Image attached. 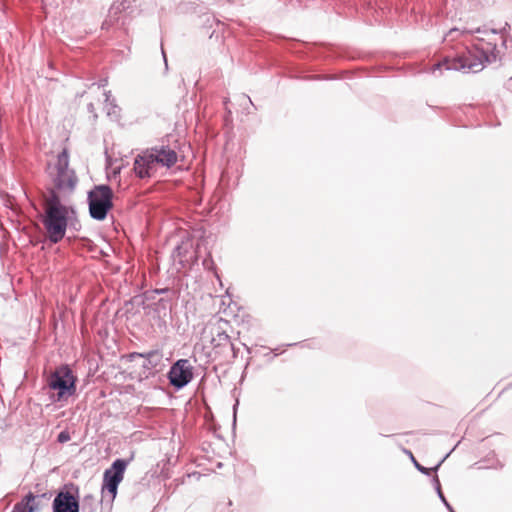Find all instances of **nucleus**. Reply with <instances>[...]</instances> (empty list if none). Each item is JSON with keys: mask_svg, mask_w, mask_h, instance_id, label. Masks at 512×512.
Listing matches in <instances>:
<instances>
[{"mask_svg": "<svg viewBox=\"0 0 512 512\" xmlns=\"http://www.w3.org/2000/svg\"><path fill=\"white\" fill-rule=\"evenodd\" d=\"M57 440L60 443H65L70 440V434L67 431H62L59 433Z\"/></svg>", "mask_w": 512, "mask_h": 512, "instance_id": "obj_15", "label": "nucleus"}, {"mask_svg": "<svg viewBox=\"0 0 512 512\" xmlns=\"http://www.w3.org/2000/svg\"><path fill=\"white\" fill-rule=\"evenodd\" d=\"M237 404H238V402L235 404V406H233L234 411L236 410Z\"/></svg>", "mask_w": 512, "mask_h": 512, "instance_id": "obj_24", "label": "nucleus"}, {"mask_svg": "<svg viewBox=\"0 0 512 512\" xmlns=\"http://www.w3.org/2000/svg\"><path fill=\"white\" fill-rule=\"evenodd\" d=\"M444 505L446 506V508L449 510V512H452L454 511V509L451 507V505L448 503V501L446 500V498L444 497V500H441Z\"/></svg>", "mask_w": 512, "mask_h": 512, "instance_id": "obj_19", "label": "nucleus"}, {"mask_svg": "<svg viewBox=\"0 0 512 512\" xmlns=\"http://www.w3.org/2000/svg\"><path fill=\"white\" fill-rule=\"evenodd\" d=\"M48 171L58 189L72 190L75 187L77 177L74 170L69 168V148L67 145L62 146L57 152L55 161L48 165Z\"/></svg>", "mask_w": 512, "mask_h": 512, "instance_id": "obj_3", "label": "nucleus"}, {"mask_svg": "<svg viewBox=\"0 0 512 512\" xmlns=\"http://www.w3.org/2000/svg\"><path fill=\"white\" fill-rule=\"evenodd\" d=\"M495 50V43L491 44L485 42L484 39H479L462 55L453 58L445 57L435 65V68L477 73L484 68L485 63L495 60Z\"/></svg>", "mask_w": 512, "mask_h": 512, "instance_id": "obj_1", "label": "nucleus"}, {"mask_svg": "<svg viewBox=\"0 0 512 512\" xmlns=\"http://www.w3.org/2000/svg\"><path fill=\"white\" fill-rule=\"evenodd\" d=\"M151 159L147 150L135 159L134 171L140 178L149 177L156 170Z\"/></svg>", "mask_w": 512, "mask_h": 512, "instance_id": "obj_10", "label": "nucleus"}, {"mask_svg": "<svg viewBox=\"0 0 512 512\" xmlns=\"http://www.w3.org/2000/svg\"><path fill=\"white\" fill-rule=\"evenodd\" d=\"M53 512H79V502L70 492L61 491L53 500Z\"/></svg>", "mask_w": 512, "mask_h": 512, "instance_id": "obj_9", "label": "nucleus"}, {"mask_svg": "<svg viewBox=\"0 0 512 512\" xmlns=\"http://www.w3.org/2000/svg\"><path fill=\"white\" fill-rule=\"evenodd\" d=\"M75 377L68 366L58 368L50 378L49 385L58 391V400L72 396L75 391Z\"/></svg>", "mask_w": 512, "mask_h": 512, "instance_id": "obj_6", "label": "nucleus"}, {"mask_svg": "<svg viewBox=\"0 0 512 512\" xmlns=\"http://www.w3.org/2000/svg\"><path fill=\"white\" fill-rule=\"evenodd\" d=\"M147 152L149 156H151L155 168L157 165L170 168L175 165L181 157L174 149L164 145L152 147L148 149Z\"/></svg>", "mask_w": 512, "mask_h": 512, "instance_id": "obj_8", "label": "nucleus"}, {"mask_svg": "<svg viewBox=\"0 0 512 512\" xmlns=\"http://www.w3.org/2000/svg\"><path fill=\"white\" fill-rule=\"evenodd\" d=\"M168 379L170 384L177 389L185 387L193 379V367L189 360H177L168 372Z\"/></svg>", "mask_w": 512, "mask_h": 512, "instance_id": "obj_7", "label": "nucleus"}, {"mask_svg": "<svg viewBox=\"0 0 512 512\" xmlns=\"http://www.w3.org/2000/svg\"><path fill=\"white\" fill-rule=\"evenodd\" d=\"M444 505L446 506V508L449 510V512H452L454 511V509L451 507V505L448 503V501L446 500V498L444 497V500H441Z\"/></svg>", "mask_w": 512, "mask_h": 512, "instance_id": "obj_16", "label": "nucleus"}, {"mask_svg": "<svg viewBox=\"0 0 512 512\" xmlns=\"http://www.w3.org/2000/svg\"><path fill=\"white\" fill-rule=\"evenodd\" d=\"M209 264H212V258L205 259L204 262H203L204 266H208Z\"/></svg>", "mask_w": 512, "mask_h": 512, "instance_id": "obj_21", "label": "nucleus"}, {"mask_svg": "<svg viewBox=\"0 0 512 512\" xmlns=\"http://www.w3.org/2000/svg\"><path fill=\"white\" fill-rule=\"evenodd\" d=\"M177 249L180 250V247L178 246ZM180 255H181V252L178 251V256H180Z\"/></svg>", "mask_w": 512, "mask_h": 512, "instance_id": "obj_23", "label": "nucleus"}, {"mask_svg": "<svg viewBox=\"0 0 512 512\" xmlns=\"http://www.w3.org/2000/svg\"><path fill=\"white\" fill-rule=\"evenodd\" d=\"M43 209L42 222L46 234L52 242L57 243L65 236L69 209L62 205L54 191L44 196Z\"/></svg>", "mask_w": 512, "mask_h": 512, "instance_id": "obj_2", "label": "nucleus"}, {"mask_svg": "<svg viewBox=\"0 0 512 512\" xmlns=\"http://www.w3.org/2000/svg\"><path fill=\"white\" fill-rule=\"evenodd\" d=\"M410 455H411V458L413 460V463L415 465V467L417 468L418 471H420L421 473L425 474V475H429L431 471H437L438 468L440 467L441 463L443 462V460L441 462H439L435 467L429 469V468H426L422 465H420L416 460L415 458L413 457V455L411 454V452H408Z\"/></svg>", "mask_w": 512, "mask_h": 512, "instance_id": "obj_13", "label": "nucleus"}, {"mask_svg": "<svg viewBox=\"0 0 512 512\" xmlns=\"http://www.w3.org/2000/svg\"><path fill=\"white\" fill-rule=\"evenodd\" d=\"M444 505L446 506V508L449 510V512H452L454 511V509L451 507V505L448 503V501L446 500V498L444 497V500H441Z\"/></svg>", "mask_w": 512, "mask_h": 512, "instance_id": "obj_18", "label": "nucleus"}, {"mask_svg": "<svg viewBox=\"0 0 512 512\" xmlns=\"http://www.w3.org/2000/svg\"><path fill=\"white\" fill-rule=\"evenodd\" d=\"M155 292L158 294L167 293V292H169V289L168 288L156 289Z\"/></svg>", "mask_w": 512, "mask_h": 512, "instance_id": "obj_20", "label": "nucleus"}, {"mask_svg": "<svg viewBox=\"0 0 512 512\" xmlns=\"http://www.w3.org/2000/svg\"><path fill=\"white\" fill-rule=\"evenodd\" d=\"M444 505L446 506V508L449 510V512H452L454 511V509L451 507V505L448 503V501L446 500V498L444 497V500H441Z\"/></svg>", "mask_w": 512, "mask_h": 512, "instance_id": "obj_17", "label": "nucleus"}, {"mask_svg": "<svg viewBox=\"0 0 512 512\" xmlns=\"http://www.w3.org/2000/svg\"><path fill=\"white\" fill-rule=\"evenodd\" d=\"M452 512H455V511H452Z\"/></svg>", "mask_w": 512, "mask_h": 512, "instance_id": "obj_25", "label": "nucleus"}, {"mask_svg": "<svg viewBox=\"0 0 512 512\" xmlns=\"http://www.w3.org/2000/svg\"><path fill=\"white\" fill-rule=\"evenodd\" d=\"M113 192L109 186H95L89 192V211L92 218L96 220H104L108 211L113 207Z\"/></svg>", "mask_w": 512, "mask_h": 512, "instance_id": "obj_4", "label": "nucleus"}, {"mask_svg": "<svg viewBox=\"0 0 512 512\" xmlns=\"http://www.w3.org/2000/svg\"><path fill=\"white\" fill-rule=\"evenodd\" d=\"M138 355L146 358L147 364L145 363L144 367H148V366L155 367L161 359V355L157 351H150L146 354H138Z\"/></svg>", "mask_w": 512, "mask_h": 512, "instance_id": "obj_12", "label": "nucleus"}, {"mask_svg": "<svg viewBox=\"0 0 512 512\" xmlns=\"http://www.w3.org/2000/svg\"><path fill=\"white\" fill-rule=\"evenodd\" d=\"M127 466V460L116 459L111 467L104 472L102 491H106L111 501H113L117 495L118 485L124 478V472Z\"/></svg>", "mask_w": 512, "mask_h": 512, "instance_id": "obj_5", "label": "nucleus"}, {"mask_svg": "<svg viewBox=\"0 0 512 512\" xmlns=\"http://www.w3.org/2000/svg\"><path fill=\"white\" fill-rule=\"evenodd\" d=\"M432 481H433V485L435 487V490H436L440 500H444V494L442 493L441 485H440V481H439L438 476H434Z\"/></svg>", "mask_w": 512, "mask_h": 512, "instance_id": "obj_14", "label": "nucleus"}, {"mask_svg": "<svg viewBox=\"0 0 512 512\" xmlns=\"http://www.w3.org/2000/svg\"><path fill=\"white\" fill-rule=\"evenodd\" d=\"M220 337L229 342V336L227 334L223 333L220 335Z\"/></svg>", "mask_w": 512, "mask_h": 512, "instance_id": "obj_22", "label": "nucleus"}, {"mask_svg": "<svg viewBox=\"0 0 512 512\" xmlns=\"http://www.w3.org/2000/svg\"><path fill=\"white\" fill-rule=\"evenodd\" d=\"M11 512H32V490H29L20 502H17Z\"/></svg>", "mask_w": 512, "mask_h": 512, "instance_id": "obj_11", "label": "nucleus"}]
</instances>
